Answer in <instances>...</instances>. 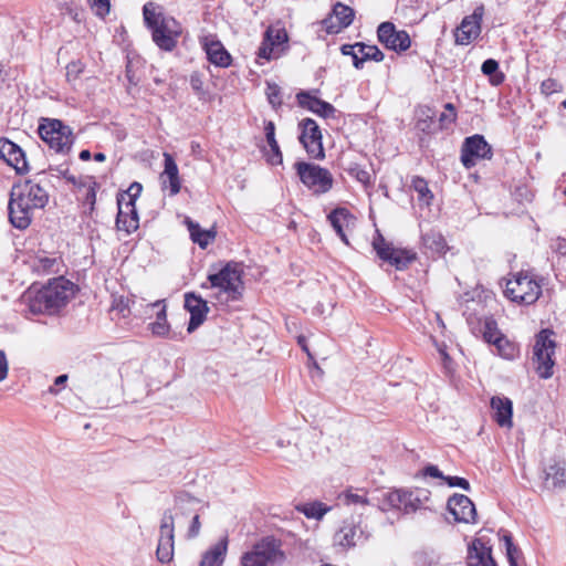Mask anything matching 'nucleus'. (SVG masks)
Returning <instances> with one entry per match:
<instances>
[{
	"mask_svg": "<svg viewBox=\"0 0 566 566\" xmlns=\"http://www.w3.org/2000/svg\"><path fill=\"white\" fill-rule=\"evenodd\" d=\"M373 248L382 261L388 262L397 270L406 269L416 259L415 252L395 248L380 233L374 239Z\"/></svg>",
	"mask_w": 566,
	"mask_h": 566,
	"instance_id": "obj_9",
	"label": "nucleus"
},
{
	"mask_svg": "<svg viewBox=\"0 0 566 566\" xmlns=\"http://www.w3.org/2000/svg\"><path fill=\"white\" fill-rule=\"evenodd\" d=\"M411 187L418 193V199L424 202L427 206L431 203L433 195L428 187V182L424 178L416 176L412 178Z\"/></svg>",
	"mask_w": 566,
	"mask_h": 566,
	"instance_id": "obj_38",
	"label": "nucleus"
},
{
	"mask_svg": "<svg viewBox=\"0 0 566 566\" xmlns=\"http://www.w3.org/2000/svg\"><path fill=\"white\" fill-rule=\"evenodd\" d=\"M467 564L468 566H496L491 547L482 538L473 539L468 546Z\"/></svg>",
	"mask_w": 566,
	"mask_h": 566,
	"instance_id": "obj_22",
	"label": "nucleus"
},
{
	"mask_svg": "<svg viewBox=\"0 0 566 566\" xmlns=\"http://www.w3.org/2000/svg\"><path fill=\"white\" fill-rule=\"evenodd\" d=\"M81 72L80 63L72 62L66 66V77L69 81L76 80Z\"/></svg>",
	"mask_w": 566,
	"mask_h": 566,
	"instance_id": "obj_61",
	"label": "nucleus"
},
{
	"mask_svg": "<svg viewBox=\"0 0 566 566\" xmlns=\"http://www.w3.org/2000/svg\"><path fill=\"white\" fill-rule=\"evenodd\" d=\"M432 124V117L431 116H428V119H421L418 122V127L422 130V132H428L430 133L431 132V127L430 125Z\"/></svg>",
	"mask_w": 566,
	"mask_h": 566,
	"instance_id": "obj_64",
	"label": "nucleus"
},
{
	"mask_svg": "<svg viewBox=\"0 0 566 566\" xmlns=\"http://www.w3.org/2000/svg\"><path fill=\"white\" fill-rule=\"evenodd\" d=\"M296 99L301 107L306 108L323 118L335 117L336 108L332 104L312 95L310 92H298L296 94Z\"/></svg>",
	"mask_w": 566,
	"mask_h": 566,
	"instance_id": "obj_20",
	"label": "nucleus"
},
{
	"mask_svg": "<svg viewBox=\"0 0 566 566\" xmlns=\"http://www.w3.org/2000/svg\"><path fill=\"white\" fill-rule=\"evenodd\" d=\"M457 118L455 107L451 103L444 105V112L440 114L439 122L440 127L444 128L447 125L453 123Z\"/></svg>",
	"mask_w": 566,
	"mask_h": 566,
	"instance_id": "obj_50",
	"label": "nucleus"
},
{
	"mask_svg": "<svg viewBox=\"0 0 566 566\" xmlns=\"http://www.w3.org/2000/svg\"><path fill=\"white\" fill-rule=\"evenodd\" d=\"M190 86L199 97H203L206 95V91L203 87V80H202V75L200 73L193 72L190 75Z\"/></svg>",
	"mask_w": 566,
	"mask_h": 566,
	"instance_id": "obj_52",
	"label": "nucleus"
},
{
	"mask_svg": "<svg viewBox=\"0 0 566 566\" xmlns=\"http://www.w3.org/2000/svg\"><path fill=\"white\" fill-rule=\"evenodd\" d=\"M444 481L451 488L458 486L464 491H470V483L467 479L460 476H446Z\"/></svg>",
	"mask_w": 566,
	"mask_h": 566,
	"instance_id": "obj_55",
	"label": "nucleus"
},
{
	"mask_svg": "<svg viewBox=\"0 0 566 566\" xmlns=\"http://www.w3.org/2000/svg\"><path fill=\"white\" fill-rule=\"evenodd\" d=\"M205 50L210 63L220 67L230 66L232 59L220 41L211 40L205 43Z\"/></svg>",
	"mask_w": 566,
	"mask_h": 566,
	"instance_id": "obj_27",
	"label": "nucleus"
},
{
	"mask_svg": "<svg viewBox=\"0 0 566 566\" xmlns=\"http://www.w3.org/2000/svg\"><path fill=\"white\" fill-rule=\"evenodd\" d=\"M209 285L202 284L205 289H211L210 295L221 304L238 301L244 291L242 271L237 264L228 263L218 273L208 276Z\"/></svg>",
	"mask_w": 566,
	"mask_h": 566,
	"instance_id": "obj_3",
	"label": "nucleus"
},
{
	"mask_svg": "<svg viewBox=\"0 0 566 566\" xmlns=\"http://www.w3.org/2000/svg\"><path fill=\"white\" fill-rule=\"evenodd\" d=\"M298 140L305 148L307 155L314 159H323L325 153L318 124L312 118H304L298 123Z\"/></svg>",
	"mask_w": 566,
	"mask_h": 566,
	"instance_id": "obj_10",
	"label": "nucleus"
},
{
	"mask_svg": "<svg viewBox=\"0 0 566 566\" xmlns=\"http://www.w3.org/2000/svg\"><path fill=\"white\" fill-rule=\"evenodd\" d=\"M142 190L143 186L139 182L135 181L128 187V189L123 195L126 196L127 199L136 201V199L140 196Z\"/></svg>",
	"mask_w": 566,
	"mask_h": 566,
	"instance_id": "obj_58",
	"label": "nucleus"
},
{
	"mask_svg": "<svg viewBox=\"0 0 566 566\" xmlns=\"http://www.w3.org/2000/svg\"><path fill=\"white\" fill-rule=\"evenodd\" d=\"M483 15L484 6L479 4L474 8L472 14L462 19L454 32L457 44L468 45L480 35Z\"/></svg>",
	"mask_w": 566,
	"mask_h": 566,
	"instance_id": "obj_14",
	"label": "nucleus"
},
{
	"mask_svg": "<svg viewBox=\"0 0 566 566\" xmlns=\"http://www.w3.org/2000/svg\"><path fill=\"white\" fill-rule=\"evenodd\" d=\"M353 20L354 10L348 6L337 2L332 13L322 21V24L327 33L335 34L349 27Z\"/></svg>",
	"mask_w": 566,
	"mask_h": 566,
	"instance_id": "obj_18",
	"label": "nucleus"
},
{
	"mask_svg": "<svg viewBox=\"0 0 566 566\" xmlns=\"http://www.w3.org/2000/svg\"><path fill=\"white\" fill-rule=\"evenodd\" d=\"M191 240L197 243L201 249L207 248L216 238V232L212 230H202L200 226L189 218L186 220Z\"/></svg>",
	"mask_w": 566,
	"mask_h": 566,
	"instance_id": "obj_30",
	"label": "nucleus"
},
{
	"mask_svg": "<svg viewBox=\"0 0 566 566\" xmlns=\"http://www.w3.org/2000/svg\"><path fill=\"white\" fill-rule=\"evenodd\" d=\"M139 227V218L137 211L135 214H126V217L122 219H116V228L119 231H124L127 234L133 233Z\"/></svg>",
	"mask_w": 566,
	"mask_h": 566,
	"instance_id": "obj_40",
	"label": "nucleus"
},
{
	"mask_svg": "<svg viewBox=\"0 0 566 566\" xmlns=\"http://www.w3.org/2000/svg\"><path fill=\"white\" fill-rule=\"evenodd\" d=\"M344 502L347 505H350V504L366 505V504H368V500L365 497V495L358 494V493H353V492H347L344 494Z\"/></svg>",
	"mask_w": 566,
	"mask_h": 566,
	"instance_id": "obj_56",
	"label": "nucleus"
},
{
	"mask_svg": "<svg viewBox=\"0 0 566 566\" xmlns=\"http://www.w3.org/2000/svg\"><path fill=\"white\" fill-rule=\"evenodd\" d=\"M563 90L562 84L555 78H546L541 84V92L545 95L558 93Z\"/></svg>",
	"mask_w": 566,
	"mask_h": 566,
	"instance_id": "obj_51",
	"label": "nucleus"
},
{
	"mask_svg": "<svg viewBox=\"0 0 566 566\" xmlns=\"http://www.w3.org/2000/svg\"><path fill=\"white\" fill-rule=\"evenodd\" d=\"M153 40L164 51H172L181 34V27L174 18H161L160 23L151 29Z\"/></svg>",
	"mask_w": 566,
	"mask_h": 566,
	"instance_id": "obj_15",
	"label": "nucleus"
},
{
	"mask_svg": "<svg viewBox=\"0 0 566 566\" xmlns=\"http://www.w3.org/2000/svg\"><path fill=\"white\" fill-rule=\"evenodd\" d=\"M72 295V283L60 276L38 291H29L23 297L31 313L53 314L65 306Z\"/></svg>",
	"mask_w": 566,
	"mask_h": 566,
	"instance_id": "obj_2",
	"label": "nucleus"
},
{
	"mask_svg": "<svg viewBox=\"0 0 566 566\" xmlns=\"http://www.w3.org/2000/svg\"><path fill=\"white\" fill-rule=\"evenodd\" d=\"M111 310L126 317L129 313V300L123 295H113Z\"/></svg>",
	"mask_w": 566,
	"mask_h": 566,
	"instance_id": "obj_48",
	"label": "nucleus"
},
{
	"mask_svg": "<svg viewBox=\"0 0 566 566\" xmlns=\"http://www.w3.org/2000/svg\"><path fill=\"white\" fill-rule=\"evenodd\" d=\"M492 155L491 145L479 134L467 137L461 147V163L467 169L474 167L478 160L491 159Z\"/></svg>",
	"mask_w": 566,
	"mask_h": 566,
	"instance_id": "obj_11",
	"label": "nucleus"
},
{
	"mask_svg": "<svg viewBox=\"0 0 566 566\" xmlns=\"http://www.w3.org/2000/svg\"><path fill=\"white\" fill-rule=\"evenodd\" d=\"M228 551V538L223 537L202 555L199 566H221Z\"/></svg>",
	"mask_w": 566,
	"mask_h": 566,
	"instance_id": "obj_28",
	"label": "nucleus"
},
{
	"mask_svg": "<svg viewBox=\"0 0 566 566\" xmlns=\"http://www.w3.org/2000/svg\"><path fill=\"white\" fill-rule=\"evenodd\" d=\"M378 41L388 50L395 52H405L411 45V39L407 31L397 30L392 22L386 21L378 25Z\"/></svg>",
	"mask_w": 566,
	"mask_h": 566,
	"instance_id": "obj_13",
	"label": "nucleus"
},
{
	"mask_svg": "<svg viewBox=\"0 0 566 566\" xmlns=\"http://www.w3.org/2000/svg\"><path fill=\"white\" fill-rule=\"evenodd\" d=\"M265 38L270 42L271 46H280L287 42V33L284 29H268L265 32Z\"/></svg>",
	"mask_w": 566,
	"mask_h": 566,
	"instance_id": "obj_45",
	"label": "nucleus"
},
{
	"mask_svg": "<svg viewBox=\"0 0 566 566\" xmlns=\"http://www.w3.org/2000/svg\"><path fill=\"white\" fill-rule=\"evenodd\" d=\"M57 259L53 256L39 255L32 262V269L40 275L56 272Z\"/></svg>",
	"mask_w": 566,
	"mask_h": 566,
	"instance_id": "obj_37",
	"label": "nucleus"
},
{
	"mask_svg": "<svg viewBox=\"0 0 566 566\" xmlns=\"http://www.w3.org/2000/svg\"><path fill=\"white\" fill-rule=\"evenodd\" d=\"M49 202L48 191L33 180L14 185L8 203L9 220L20 230L27 229L35 210L43 209Z\"/></svg>",
	"mask_w": 566,
	"mask_h": 566,
	"instance_id": "obj_1",
	"label": "nucleus"
},
{
	"mask_svg": "<svg viewBox=\"0 0 566 566\" xmlns=\"http://www.w3.org/2000/svg\"><path fill=\"white\" fill-rule=\"evenodd\" d=\"M297 511L303 513L307 518L321 520L331 511V507L319 501H314L301 504L297 506Z\"/></svg>",
	"mask_w": 566,
	"mask_h": 566,
	"instance_id": "obj_36",
	"label": "nucleus"
},
{
	"mask_svg": "<svg viewBox=\"0 0 566 566\" xmlns=\"http://www.w3.org/2000/svg\"><path fill=\"white\" fill-rule=\"evenodd\" d=\"M448 511L453 515L455 522L475 523L476 510L474 503L464 494H453L447 503Z\"/></svg>",
	"mask_w": 566,
	"mask_h": 566,
	"instance_id": "obj_17",
	"label": "nucleus"
},
{
	"mask_svg": "<svg viewBox=\"0 0 566 566\" xmlns=\"http://www.w3.org/2000/svg\"><path fill=\"white\" fill-rule=\"evenodd\" d=\"M406 505V491L405 490H394L387 492L382 499L381 510L387 511L390 509H398L405 512Z\"/></svg>",
	"mask_w": 566,
	"mask_h": 566,
	"instance_id": "obj_35",
	"label": "nucleus"
},
{
	"mask_svg": "<svg viewBox=\"0 0 566 566\" xmlns=\"http://www.w3.org/2000/svg\"><path fill=\"white\" fill-rule=\"evenodd\" d=\"M422 240L427 247L436 251H441L446 245V241L440 233L428 232L423 234Z\"/></svg>",
	"mask_w": 566,
	"mask_h": 566,
	"instance_id": "obj_47",
	"label": "nucleus"
},
{
	"mask_svg": "<svg viewBox=\"0 0 566 566\" xmlns=\"http://www.w3.org/2000/svg\"><path fill=\"white\" fill-rule=\"evenodd\" d=\"M273 52H274V46H271L270 42L264 36V40H263L261 46L259 48L258 56L269 61L272 59Z\"/></svg>",
	"mask_w": 566,
	"mask_h": 566,
	"instance_id": "obj_57",
	"label": "nucleus"
},
{
	"mask_svg": "<svg viewBox=\"0 0 566 566\" xmlns=\"http://www.w3.org/2000/svg\"><path fill=\"white\" fill-rule=\"evenodd\" d=\"M359 55L354 56V66L357 70L363 69L366 61L381 62L385 59V54L376 45H367L361 42H357Z\"/></svg>",
	"mask_w": 566,
	"mask_h": 566,
	"instance_id": "obj_29",
	"label": "nucleus"
},
{
	"mask_svg": "<svg viewBox=\"0 0 566 566\" xmlns=\"http://www.w3.org/2000/svg\"><path fill=\"white\" fill-rule=\"evenodd\" d=\"M143 14L145 23L150 29L157 27L160 23V19L163 18L160 14H157L156 6L153 2H147L144 4Z\"/></svg>",
	"mask_w": 566,
	"mask_h": 566,
	"instance_id": "obj_43",
	"label": "nucleus"
},
{
	"mask_svg": "<svg viewBox=\"0 0 566 566\" xmlns=\"http://www.w3.org/2000/svg\"><path fill=\"white\" fill-rule=\"evenodd\" d=\"M88 3L99 17H105L109 12V0H88Z\"/></svg>",
	"mask_w": 566,
	"mask_h": 566,
	"instance_id": "obj_54",
	"label": "nucleus"
},
{
	"mask_svg": "<svg viewBox=\"0 0 566 566\" xmlns=\"http://www.w3.org/2000/svg\"><path fill=\"white\" fill-rule=\"evenodd\" d=\"M481 71L484 75L489 76V81L493 86L501 85L505 75L499 70V62L494 59H488L482 63Z\"/></svg>",
	"mask_w": 566,
	"mask_h": 566,
	"instance_id": "obj_34",
	"label": "nucleus"
},
{
	"mask_svg": "<svg viewBox=\"0 0 566 566\" xmlns=\"http://www.w3.org/2000/svg\"><path fill=\"white\" fill-rule=\"evenodd\" d=\"M494 346L496 347L499 355L505 359H513L517 354L516 346L505 336L497 337Z\"/></svg>",
	"mask_w": 566,
	"mask_h": 566,
	"instance_id": "obj_39",
	"label": "nucleus"
},
{
	"mask_svg": "<svg viewBox=\"0 0 566 566\" xmlns=\"http://www.w3.org/2000/svg\"><path fill=\"white\" fill-rule=\"evenodd\" d=\"M117 206L118 213L116 219H122L126 217V214H135V212L137 211L135 201H133L132 199H127L124 195H118Z\"/></svg>",
	"mask_w": 566,
	"mask_h": 566,
	"instance_id": "obj_44",
	"label": "nucleus"
},
{
	"mask_svg": "<svg viewBox=\"0 0 566 566\" xmlns=\"http://www.w3.org/2000/svg\"><path fill=\"white\" fill-rule=\"evenodd\" d=\"M422 474L424 476H430V478H434V479L444 480V478H446V475H443V473L438 469V467L432 465V464L424 467L422 470Z\"/></svg>",
	"mask_w": 566,
	"mask_h": 566,
	"instance_id": "obj_60",
	"label": "nucleus"
},
{
	"mask_svg": "<svg viewBox=\"0 0 566 566\" xmlns=\"http://www.w3.org/2000/svg\"><path fill=\"white\" fill-rule=\"evenodd\" d=\"M328 221L331 222L333 229L336 231L340 240L345 244H349L345 230L349 227L353 221V216L345 208H336L328 216Z\"/></svg>",
	"mask_w": 566,
	"mask_h": 566,
	"instance_id": "obj_26",
	"label": "nucleus"
},
{
	"mask_svg": "<svg viewBox=\"0 0 566 566\" xmlns=\"http://www.w3.org/2000/svg\"><path fill=\"white\" fill-rule=\"evenodd\" d=\"M174 538H175V523L174 515L170 511H165L163 514L159 539L157 545L156 555L160 563H169L174 557Z\"/></svg>",
	"mask_w": 566,
	"mask_h": 566,
	"instance_id": "obj_12",
	"label": "nucleus"
},
{
	"mask_svg": "<svg viewBox=\"0 0 566 566\" xmlns=\"http://www.w3.org/2000/svg\"><path fill=\"white\" fill-rule=\"evenodd\" d=\"M283 559V553L279 549L274 539L264 538L255 544L251 552L241 558L242 566H274Z\"/></svg>",
	"mask_w": 566,
	"mask_h": 566,
	"instance_id": "obj_8",
	"label": "nucleus"
},
{
	"mask_svg": "<svg viewBox=\"0 0 566 566\" xmlns=\"http://www.w3.org/2000/svg\"><path fill=\"white\" fill-rule=\"evenodd\" d=\"M544 483L547 489L562 486L566 482V464L565 462L553 460L545 464L543 469Z\"/></svg>",
	"mask_w": 566,
	"mask_h": 566,
	"instance_id": "obj_24",
	"label": "nucleus"
},
{
	"mask_svg": "<svg viewBox=\"0 0 566 566\" xmlns=\"http://www.w3.org/2000/svg\"><path fill=\"white\" fill-rule=\"evenodd\" d=\"M493 419L497 424H512L513 402L505 396H494L491 399Z\"/></svg>",
	"mask_w": 566,
	"mask_h": 566,
	"instance_id": "obj_25",
	"label": "nucleus"
},
{
	"mask_svg": "<svg viewBox=\"0 0 566 566\" xmlns=\"http://www.w3.org/2000/svg\"><path fill=\"white\" fill-rule=\"evenodd\" d=\"M9 364L3 350H0V382L8 376Z\"/></svg>",
	"mask_w": 566,
	"mask_h": 566,
	"instance_id": "obj_62",
	"label": "nucleus"
},
{
	"mask_svg": "<svg viewBox=\"0 0 566 566\" xmlns=\"http://www.w3.org/2000/svg\"><path fill=\"white\" fill-rule=\"evenodd\" d=\"M185 308L190 313L187 331L192 333L206 321L209 307L200 295L190 292L185 294Z\"/></svg>",
	"mask_w": 566,
	"mask_h": 566,
	"instance_id": "obj_19",
	"label": "nucleus"
},
{
	"mask_svg": "<svg viewBox=\"0 0 566 566\" xmlns=\"http://www.w3.org/2000/svg\"><path fill=\"white\" fill-rule=\"evenodd\" d=\"M340 52L343 55H349L350 59H353V60H354L355 55L360 56V53L358 52V46H356V43L355 44H343L340 46Z\"/></svg>",
	"mask_w": 566,
	"mask_h": 566,
	"instance_id": "obj_63",
	"label": "nucleus"
},
{
	"mask_svg": "<svg viewBox=\"0 0 566 566\" xmlns=\"http://www.w3.org/2000/svg\"><path fill=\"white\" fill-rule=\"evenodd\" d=\"M1 146L2 154H4L3 160H6L8 165L12 166L18 174L27 172L28 164L23 150L9 139H3Z\"/></svg>",
	"mask_w": 566,
	"mask_h": 566,
	"instance_id": "obj_23",
	"label": "nucleus"
},
{
	"mask_svg": "<svg viewBox=\"0 0 566 566\" xmlns=\"http://www.w3.org/2000/svg\"><path fill=\"white\" fill-rule=\"evenodd\" d=\"M200 527H201V524H200V521H199V514L196 513L192 516L191 525L189 526V530H188V533H187V537L188 538L197 537L199 535Z\"/></svg>",
	"mask_w": 566,
	"mask_h": 566,
	"instance_id": "obj_59",
	"label": "nucleus"
},
{
	"mask_svg": "<svg viewBox=\"0 0 566 566\" xmlns=\"http://www.w3.org/2000/svg\"><path fill=\"white\" fill-rule=\"evenodd\" d=\"M503 539L505 543L506 555L511 566H517L515 554L517 553V548L514 546L512 537L510 534H504Z\"/></svg>",
	"mask_w": 566,
	"mask_h": 566,
	"instance_id": "obj_53",
	"label": "nucleus"
},
{
	"mask_svg": "<svg viewBox=\"0 0 566 566\" xmlns=\"http://www.w3.org/2000/svg\"><path fill=\"white\" fill-rule=\"evenodd\" d=\"M294 166L301 181L314 193H326L332 189L334 179L326 168L305 161H297Z\"/></svg>",
	"mask_w": 566,
	"mask_h": 566,
	"instance_id": "obj_7",
	"label": "nucleus"
},
{
	"mask_svg": "<svg viewBox=\"0 0 566 566\" xmlns=\"http://www.w3.org/2000/svg\"><path fill=\"white\" fill-rule=\"evenodd\" d=\"M153 307H158L156 321L150 324V329L154 335L166 336L169 332V324L167 322L166 304L164 301H156L151 304Z\"/></svg>",
	"mask_w": 566,
	"mask_h": 566,
	"instance_id": "obj_32",
	"label": "nucleus"
},
{
	"mask_svg": "<svg viewBox=\"0 0 566 566\" xmlns=\"http://www.w3.org/2000/svg\"><path fill=\"white\" fill-rule=\"evenodd\" d=\"M348 174L355 178L357 181L361 182L363 185L367 186L370 184V174L365 168H363L358 164H354L349 167Z\"/></svg>",
	"mask_w": 566,
	"mask_h": 566,
	"instance_id": "obj_49",
	"label": "nucleus"
},
{
	"mask_svg": "<svg viewBox=\"0 0 566 566\" xmlns=\"http://www.w3.org/2000/svg\"><path fill=\"white\" fill-rule=\"evenodd\" d=\"M198 500L188 493H182L176 497V507L182 515H188L195 511Z\"/></svg>",
	"mask_w": 566,
	"mask_h": 566,
	"instance_id": "obj_41",
	"label": "nucleus"
},
{
	"mask_svg": "<svg viewBox=\"0 0 566 566\" xmlns=\"http://www.w3.org/2000/svg\"><path fill=\"white\" fill-rule=\"evenodd\" d=\"M266 142L271 148L272 154L269 156V163L272 165L282 164L283 157L280 146L275 139V125L273 122H265L264 125Z\"/></svg>",
	"mask_w": 566,
	"mask_h": 566,
	"instance_id": "obj_31",
	"label": "nucleus"
},
{
	"mask_svg": "<svg viewBox=\"0 0 566 566\" xmlns=\"http://www.w3.org/2000/svg\"><path fill=\"white\" fill-rule=\"evenodd\" d=\"M504 294L517 304H533L542 294V285L530 272H518L507 280Z\"/></svg>",
	"mask_w": 566,
	"mask_h": 566,
	"instance_id": "obj_5",
	"label": "nucleus"
},
{
	"mask_svg": "<svg viewBox=\"0 0 566 566\" xmlns=\"http://www.w3.org/2000/svg\"><path fill=\"white\" fill-rule=\"evenodd\" d=\"M553 332L549 329L541 331L533 345L532 363L535 371L543 379H548L553 376L555 361L553 356L555 354V340L552 338Z\"/></svg>",
	"mask_w": 566,
	"mask_h": 566,
	"instance_id": "obj_6",
	"label": "nucleus"
},
{
	"mask_svg": "<svg viewBox=\"0 0 566 566\" xmlns=\"http://www.w3.org/2000/svg\"><path fill=\"white\" fill-rule=\"evenodd\" d=\"M41 139L59 154H69L74 144L72 128L56 118H41L38 127Z\"/></svg>",
	"mask_w": 566,
	"mask_h": 566,
	"instance_id": "obj_4",
	"label": "nucleus"
},
{
	"mask_svg": "<svg viewBox=\"0 0 566 566\" xmlns=\"http://www.w3.org/2000/svg\"><path fill=\"white\" fill-rule=\"evenodd\" d=\"M266 97L273 108H279L282 105L281 87L275 83H268Z\"/></svg>",
	"mask_w": 566,
	"mask_h": 566,
	"instance_id": "obj_46",
	"label": "nucleus"
},
{
	"mask_svg": "<svg viewBox=\"0 0 566 566\" xmlns=\"http://www.w3.org/2000/svg\"><path fill=\"white\" fill-rule=\"evenodd\" d=\"M430 492L427 490L406 491L405 513H413L423 506L429 500Z\"/></svg>",
	"mask_w": 566,
	"mask_h": 566,
	"instance_id": "obj_33",
	"label": "nucleus"
},
{
	"mask_svg": "<svg viewBox=\"0 0 566 566\" xmlns=\"http://www.w3.org/2000/svg\"><path fill=\"white\" fill-rule=\"evenodd\" d=\"M504 335L499 331L497 324L493 318H486L483 324V338L486 343L495 344L497 337Z\"/></svg>",
	"mask_w": 566,
	"mask_h": 566,
	"instance_id": "obj_42",
	"label": "nucleus"
},
{
	"mask_svg": "<svg viewBox=\"0 0 566 566\" xmlns=\"http://www.w3.org/2000/svg\"><path fill=\"white\" fill-rule=\"evenodd\" d=\"M160 184L163 189H169L170 196H176L181 188L178 166L174 157L164 153V171L160 174Z\"/></svg>",
	"mask_w": 566,
	"mask_h": 566,
	"instance_id": "obj_21",
	"label": "nucleus"
},
{
	"mask_svg": "<svg viewBox=\"0 0 566 566\" xmlns=\"http://www.w3.org/2000/svg\"><path fill=\"white\" fill-rule=\"evenodd\" d=\"M368 538L360 523L354 520L344 521L340 528L334 534V545L342 548H350L356 545L363 544Z\"/></svg>",
	"mask_w": 566,
	"mask_h": 566,
	"instance_id": "obj_16",
	"label": "nucleus"
}]
</instances>
